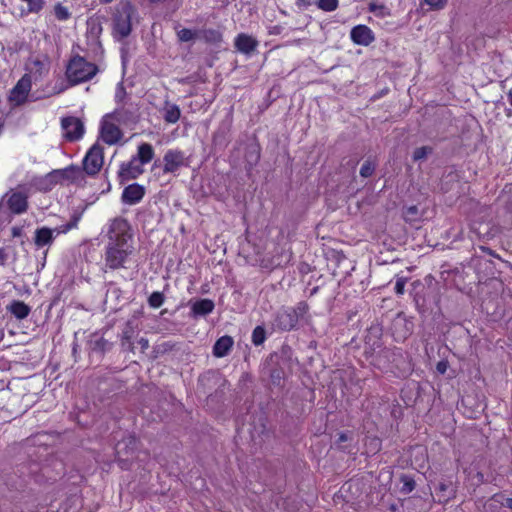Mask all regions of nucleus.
I'll return each instance as SVG.
<instances>
[{
	"instance_id": "1",
	"label": "nucleus",
	"mask_w": 512,
	"mask_h": 512,
	"mask_svg": "<svg viewBox=\"0 0 512 512\" xmlns=\"http://www.w3.org/2000/svg\"><path fill=\"white\" fill-rule=\"evenodd\" d=\"M134 250L129 223L123 218L112 220L109 225L108 243L105 250L106 267L112 270L127 268L126 264Z\"/></svg>"
},
{
	"instance_id": "2",
	"label": "nucleus",
	"mask_w": 512,
	"mask_h": 512,
	"mask_svg": "<svg viewBox=\"0 0 512 512\" xmlns=\"http://www.w3.org/2000/svg\"><path fill=\"white\" fill-rule=\"evenodd\" d=\"M308 310L309 306L304 301L297 303L295 307H282L275 315L274 325L279 330L290 331L297 326Z\"/></svg>"
},
{
	"instance_id": "3",
	"label": "nucleus",
	"mask_w": 512,
	"mask_h": 512,
	"mask_svg": "<svg viewBox=\"0 0 512 512\" xmlns=\"http://www.w3.org/2000/svg\"><path fill=\"white\" fill-rule=\"evenodd\" d=\"M96 73L97 67L80 56L72 58L66 70V76L72 84L88 81Z\"/></svg>"
},
{
	"instance_id": "4",
	"label": "nucleus",
	"mask_w": 512,
	"mask_h": 512,
	"mask_svg": "<svg viewBox=\"0 0 512 512\" xmlns=\"http://www.w3.org/2000/svg\"><path fill=\"white\" fill-rule=\"evenodd\" d=\"M78 218L74 217L69 223L56 228L42 227L35 231L34 243L38 248L49 246L54 239L62 234L67 233L77 226Z\"/></svg>"
},
{
	"instance_id": "5",
	"label": "nucleus",
	"mask_w": 512,
	"mask_h": 512,
	"mask_svg": "<svg viewBox=\"0 0 512 512\" xmlns=\"http://www.w3.org/2000/svg\"><path fill=\"white\" fill-rule=\"evenodd\" d=\"M31 89V76L29 74H24L10 90L7 98L9 104L14 107L25 104L28 101Z\"/></svg>"
},
{
	"instance_id": "6",
	"label": "nucleus",
	"mask_w": 512,
	"mask_h": 512,
	"mask_svg": "<svg viewBox=\"0 0 512 512\" xmlns=\"http://www.w3.org/2000/svg\"><path fill=\"white\" fill-rule=\"evenodd\" d=\"M104 163L103 147L96 142L87 151L83 159V168L88 175H96Z\"/></svg>"
},
{
	"instance_id": "7",
	"label": "nucleus",
	"mask_w": 512,
	"mask_h": 512,
	"mask_svg": "<svg viewBox=\"0 0 512 512\" xmlns=\"http://www.w3.org/2000/svg\"><path fill=\"white\" fill-rule=\"evenodd\" d=\"M123 132L119 126L111 121V116H103L100 122L99 139L107 145H116L121 141Z\"/></svg>"
},
{
	"instance_id": "8",
	"label": "nucleus",
	"mask_w": 512,
	"mask_h": 512,
	"mask_svg": "<svg viewBox=\"0 0 512 512\" xmlns=\"http://www.w3.org/2000/svg\"><path fill=\"white\" fill-rule=\"evenodd\" d=\"M63 136L68 141L80 140L84 133L85 127L83 122L77 117H66L61 121Z\"/></svg>"
},
{
	"instance_id": "9",
	"label": "nucleus",
	"mask_w": 512,
	"mask_h": 512,
	"mask_svg": "<svg viewBox=\"0 0 512 512\" xmlns=\"http://www.w3.org/2000/svg\"><path fill=\"white\" fill-rule=\"evenodd\" d=\"M132 8L125 6L119 11L114 20V34L116 37L123 39L131 32Z\"/></svg>"
},
{
	"instance_id": "10",
	"label": "nucleus",
	"mask_w": 512,
	"mask_h": 512,
	"mask_svg": "<svg viewBox=\"0 0 512 512\" xmlns=\"http://www.w3.org/2000/svg\"><path fill=\"white\" fill-rule=\"evenodd\" d=\"M163 172L175 173L186 165L184 152L178 149H169L163 157Z\"/></svg>"
},
{
	"instance_id": "11",
	"label": "nucleus",
	"mask_w": 512,
	"mask_h": 512,
	"mask_svg": "<svg viewBox=\"0 0 512 512\" xmlns=\"http://www.w3.org/2000/svg\"><path fill=\"white\" fill-rule=\"evenodd\" d=\"M351 39L355 44L368 46L375 40L373 31L366 25H357L352 28Z\"/></svg>"
},
{
	"instance_id": "12",
	"label": "nucleus",
	"mask_w": 512,
	"mask_h": 512,
	"mask_svg": "<svg viewBox=\"0 0 512 512\" xmlns=\"http://www.w3.org/2000/svg\"><path fill=\"white\" fill-rule=\"evenodd\" d=\"M143 172V165L133 157L130 161L121 164L119 176L123 181H128L137 178Z\"/></svg>"
},
{
	"instance_id": "13",
	"label": "nucleus",
	"mask_w": 512,
	"mask_h": 512,
	"mask_svg": "<svg viewBox=\"0 0 512 512\" xmlns=\"http://www.w3.org/2000/svg\"><path fill=\"white\" fill-rule=\"evenodd\" d=\"M7 206L14 214H21L27 209V196L20 191H11L6 195Z\"/></svg>"
},
{
	"instance_id": "14",
	"label": "nucleus",
	"mask_w": 512,
	"mask_h": 512,
	"mask_svg": "<svg viewBox=\"0 0 512 512\" xmlns=\"http://www.w3.org/2000/svg\"><path fill=\"white\" fill-rule=\"evenodd\" d=\"M143 196L144 188L139 184H131L124 189L122 201L126 204L133 205L140 202Z\"/></svg>"
},
{
	"instance_id": "15",
	"label": "nucleus",
	"mask_w": 512,
	"mask_h": 512,
	"mask_svg": "<svg viewBox=\"0 0 512 512\" xmlns=\"http://www.w3.org/2000/svg\"><path fill=\"white\" fill-rule=\"evenodd\" d=\"M234 44L239 52L249 54L256 49L258 41L250 35L241 33L235 38Z\"/></svg>"
},
{
	"instance_id": "16",
	"label": "nucleus",
	"mask_w": 512,
	"mask_h": 512,
	"mask_svg": "<svg viewBox=\"0 0 512 512\" xmlns=\"http://www.w3.org/2000/svg\"><path fill=\"white\" fill-rule=\"evenodd\" d=\"M233 343H234L233 338L228 335L220 337L214 344L213 354L216 357L226 356L228 354V352L230 351V349L232 348Z\"/></svg>"
},
{
	"instance_id": "17",
	"label": "nucleus",
	"mask_w": 512,
	"mask_h": 512,
	"mask_svg": "<svg viewBox=\"0 0 512 512\" xmlns=\"http://www.w3.org/2000/svg\"><path fill=\"white\" fill-rule=\"evenodd\" d=\"M155 152L151 144L141 143L138 146L137 154L134 156L142 165L148 164L154 157Z\"/></svg>"
},
{
	"instance_id": "18",
	"label": "nucleus",
	"mask_w": 512,
	"mask_h": 512,
	"mask_svg": "<svg viewBox=\"0 0 512 512\" xmlns=\"http://www.w3.org/2000/svg\"><path fill=\"white\" fill-rule=\"evenodd\" d=\"M181 116V111L178 105L172 103H165L163 108V118L167 123H176Z\"/></svg>"
},
{
	"instance_id": "19",
	"label": "nucleus",
	"mask_w": 512,
	"mask_h": 512,
	"mask_svg": "<svg viewBox=\"0 0 512 512\" xmlns=\"http://www.w3.org/2000/svg\"><path fill=\"white\" fill-rule=\"evenodd\" d=\"M214 309V303L210 299H201L192 305V312L197 316H204L211 313Z\"/></svg>"
},
{
	"instance_id": "20",
	"label": "nucleus",
	"mask_w": 512,
	"mask_h": 512,
	"mask_svg": "<svg viewBox=\"0 0 512 512\" xmlns=\"http://www.w3.org/2000/svg\"><path fill=\"white\" fill-rule=\"evenodd\" d=\"M9 311L17 319H24L29 315L30 308L22 301H13L9 306Z\"/></svg>"
},
{
	"instance_id": "21",
	"label": "nucleus",
	"mask_w": 512,
	"mask_h": 512,
	"mask_svg": "<svg viewBox=\"0 0 512 512\" xmlns=\"http://www.w3.org/2000/svg\"><path fill=\"white\" fill-rule=\"evenodd\" d=\"M198 38L203 39L208 43H219L222 40V34L215 29H206L199 32Z\"/></svg>"
},
{
	"instance_id": "22",
	"label": "nucleus",
	"mask_w": 512,
	"mask_h": 512,
	"mask_svg": "<svg viewBox=\"0 0 512 512\" xmlns=\"http://www.w3.org/2000/svg\"><path fill=\"white\" fill-rule=\"evenodd\" d=\"M455 495V492L453 489H450L449 485L446 483H440L438 486V501L440 503H445L449 501L451 498H453Z\"/></svg>"
},
{
	"instance_id": "23",
	"label": "nucleus",
	"mask_w": 512,
	"mask_h": 512,
	"mask_svg": "<svg viewBox=\"0 0 512 512\" xmlns=\"http://www.w3.org/2000/svg\"><path fill=\"white\" fill-rule=\"evenodd\" d=\"M369 11L380 18L388 17L391 14L390 9L388 7H386L384 4L377 3H370Z\"/></svg>"
},
{
	"instance_id": "24",
	"label": "nucleus",
	"mask_w": 512,
	"mask_h": 512,
	"mask_svg": "<svg viewBox=\"0 0 512 512\" xmlns=\"http://www.w3.org/2000/svg\"><path fill=\"white\" fill-rule=\"evenodd\" d=\"M105 116H111V121L114 123L122 124L126 123L128 119V112L124 109H115L112 113H108Z\"/></svg>"
},
{
	"instance_id": "25",
	"label": "nucleus",
	"mask_w": 512,
	"mask_h": 512,
	"mask_svg": "<svg viewBox=\"0 0 512 512\" xmlns=\"http://www.w3.org/2000/svg\"><path fill=\"white\" fill-rule=\"evenodd\" d=\"M266 339L265 330L261 326H257L254 328L252 332V342L254 345L258 346L264 343Z\"/></svg>"
},
{
	"instance_id": "26",
	"label": "nucleus",
	"mask_w": 512,
	"mask_h": 512,
	"mask_svg": "<svg viewBox=\"0 0 512 512\" xmlns=\"http://www.w3.org/2000/svg\"><path fill=\"white\" fill-rule=\"evenodd\" d=\"M177 35H178V38L180 41L188 42L195 38H198L199 33L195 32L191 29L183 28L178 31Z\"/></svg>"
},
{
	"instance_id": "27",
	"label": "nucleus",
	"mask_w": 512,
	"mask_h": 512,
	"mask_svg": "<svg viewBox=\"0 0 512 512\" xmlns=\"http://www.w3.org/2000/svg\"><path fill=\"white\" fill-rule=\"evenodd\" d=\"M317 6L323 11L332 12L337 9L338 0H318Z\"/></svg>"
},
{
	"instance_id": "28",
	"label": "nucleus",
	"mask_w": 512,
	"mask_h": 512,
	"mask_svg": "<svg viewBox=\"0 0 512 512\" xmlns=\"http://www.w3.org/2000/svg\"><path fill=\"white\" fill-rule=\"evenodd\" d=\"M431 151H432V149L430 147H427V146L419 147V148L415 149V151L413 152V160L419 161V160L425 159L431 153Z\"/></svg>"
},
{
	"instance_id": "29",
	"label": "nucleus",
	"mask_w": 512,
	"mask_h": 512,
	"mask_svg": "<svg viewBox=\"0 0 512 512\" xmlns=\"http://www.w3.org/2000/svg\"><path fill=\"white\" fill-rule=\"evenodd\" d=\"M375 170V164L371 161H365L360 168V175L364 178L370 177Z\"/></svg>"
},
{
	"instance_id": "30",
	"label": "nucleus",
	"mask_w": 512,
	"mask_h": 512,
	"mask_svg": "<svg viewBox=\"0 0 512 512\" xmlns=\"http://www.w3.org/2000/svg\"><path fill=\"white\" fill-rule=\"evenodd\" d=\"M55 16L58 20L64 21L70 17L68 9L61 4H57L54 8Z\"/></svg>"
},
{
	"instance_id": "31",
	"label": "nucleus",
	"mask_w": 512,
	"mask_h": 512,
	"mask_svg": "<svg viewBox=\"0 0 512 512\" xmlns=\"http://www.w3.org/2000/svg\"><path fill=\"white\" fill-rule=\"evenodd\" d=\"M481 226L482 224L476 220H473L471 223H470V229L473 233H475L477 236L481 237V236H486L488 235V228L485 230V231H482L481 230Z\"/></svg>"
},
{
	"instance_id": "32",
	"label": "nucleus",
	"mask_w": 512,
	"mask_h": 512,
	"mask_svg": "<svg viewBox=\"0 0 512 512\" xmlns=\"http://www.w3.org/2000/svg\"><path fill=\"white\" fill-rule=\"evenodd\" d=\"M28 10L29 12L37 13L43 8V0H28Z\"/></svg>"
},
{
	"instance_id": "33",
	"label": "nucleus",
	"mask_w": 512,
	"mask_h": 512,
	"mask_svg": "<svg viewBox=\"0 0 512 512\" xmlns=\"http://www.w3.org/2000/svg\"><path fill=\"white\" fill-rule=\"evenodd\" d=\"M163 303V297L160 293L158 292H154L150 298H149V304L150 306L154 307V308H158L162 305Z\"/></svg>"
},
{
	"instance_id": "34",
	"label": "nucleus",
	"mask_w": 512,
	"mask_h": 512,
	"mask_svg": "<svg viewBox=\"0 0 512 512\" xmlns=\"http://www.w3.org/2000/svg\"><path fill=\"white\" fill-rule=\"evenodd\" d=\"M427 5H429L432 9L438 10L442 9L447 0H424Z\"/></svg>"
},
{
	"instance_id": "35",
	"label": "nucleus",
	"mask_w": 512,
	"mask_h": 512,
	"mask_svg": "<svg viewBox=\"0 0 512 512\" xmlns=\"http://www.w3.org/2000/svg\"><path fill=\"white\" fill-rule=\"evenodd\" d=\"M125 95H126L125 88L122 83H119L117 85L116 92H115V100L117 102H121V101H123Z\"/></svg>"
},
{
	"instance_id": "36",
	"label": "nucleus",
	"mask_w": 512,
	"mask_h": 512,
	"mask_svg": "<svg viewBox=\"0 0 512 512\" xmlns=\"http://www.w3.org/2000/svg\"><path fill=\"white\" fill-rule=\"evenodd\" d=\"M405 284H406V279L405 278H398L396 280V284H395V292L398 294V295H402L404 293V288H405Z\"/></svg>"
},
{
	"instance_id": "37",
	"label": "nucleus",
	"mask_w": 512,
	"mask_h": 512,
	"mask_svg": "<svg viewBox=\"0 0 512 512\" xmlns=\"http://www.w3.org/2000/svg\"><path fill=\"white\" fill-rule=\"evenodd\" d=\"M448 364L445 361H440L437 363L436 369L440 374H444L447 371Z\"/></svg>"
},
{
	"instance_id": "38",
	"label": "nucleus",
	"mask_w": 512,
	"mask_h": 512,
	"mask_svg": "<svg viewBox=\"0 0 512 512\" xmlns=\"http://www.w3.org/2000/svg\"><path fill=\"white\" fill-rule=\"evenodd\" d=\"M7 260V254L5 253V250L0 248V265H4Z\"/></svg>"
},
{
	"instance_id": "39",
	"label": "nucleus",
	"mask_w": 512,
	"mask_h": 512,
	"mask_svg": "<svg viewBox=\"0 0 512 512\" xmlns=\"http://www.w3.org/2000/svg\"><path fill=\"white\" fill-rule=\"evenodd\" d=\"M139 344L142 346L143 349H146L149 346L148 340L145 338H141L139 340Z\"/></svg>"
},
{
	"instance_id": "40",
	"label": "nucleus",
	"mask_w": 512,
	"mask_h": 512,
	"mask_svg": "<svg viewBox=\"0 0 512 512\" xmlns=\"http://www.w3.org/2000/svg\"><path fill=\"white\" fill-rule=\"evenodd\" d=\"M405 488L407 491H412L414 489V483L413 482H406Z\"/></svg>"
},
{
	"instance_id": "41",
	"label": "nucleus",
	"mask_w": 512,
	"mask_h": 512,
	"mask_svg": "<svg viewBox=\"0 0 512 512\" xmlns=\"http://www.w3.org/2000/svg\"><path fill=\"white\" fill-rule=\"evenodd\" d=\"M33 64H34L35 66L39 67V69H41V70H42V69H44V64H43V62H42V61H40V60H35V61H33Z\"/></svg>"
},
{
	"instance_id": "42",
	"label": "nucleus",
	"mask_w": 512,
	"mask_h": 512,
	"mask_svg": "<svg viewBox=\"0 0 512 512\" xmlns=\"http://www.w3.org/2000/svg\"><path fill=\"white\" fill-rule=\"evenodd\" d=\"M506 505L512 510V498L506 500Z\"/></svg>"
},
{
	"instance_id": "43",
	"label": "nucleus",
	"mask_w": 512,
	"mask_h": 512,
	"mask_svg": "<svg viewBox=\"0 0 512 512\" xmlns=\"http://www.w3.org/2000/svg\"><path fill=\"white\" fill-rule=\"evenodd\" d=\"M508 100H509L510 105L512 106V88L510 89V91L508 93Z\"/></svg>"
},
{
	"instance_id": "44",
	"label": "nucleus",
	"mask_w": 512,
	"mask_h": 512,
	"mask_svg": "<svg viewBox=\"0 0 512 512\" xmlns=\"http://www.w3.org/2000/svg\"><path fill=\"white\" fill-rule=\"evenodd\" d=\"M4 127V121L0 118V134L2 133Z\"/></svg>"
},
{
	"instance_id": "45",
	"label": "nucleus",
	"mask_w": 512,
	"mask_h": 512,
	"mask_svg": "<svg viewBox=\"0 0 512 512\" xmlns=\"http://www.w3.org/2000/svg\"><path fill=\"white\" fill-rule=\"evenodd\" d=\"M340 440H341V441H345V440H346V436H345L344 434H341V435H340Z\"/></svg>"
},
{
	"instance_id": "46",
	"label": "nucleus",
	"mask_w": 512,
	"mask_h": 512,
	"mask_svg": "<svg viewBox=\"0 0 512 512\" xmlns=\"http://www.w3.org/2000/svg\"><path fill=\"white\" fill-rule=\"evenodd\" d=\"M410 210H411V213H414L416 211V208L415 207H411Z\"/></svg>"
}]
</instances>
